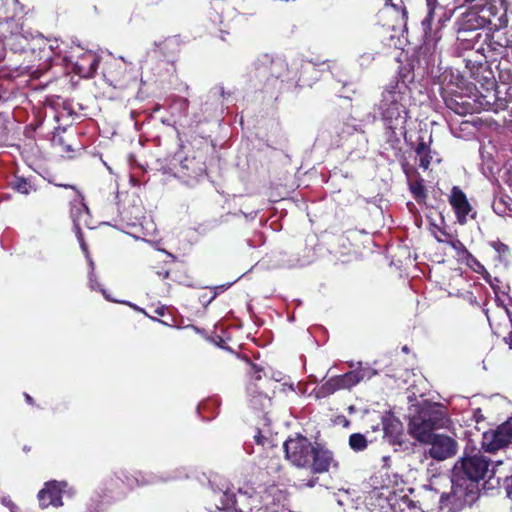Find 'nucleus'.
Masks as SVG:
<instances>
[{
    "label": "nucleus",
    "instance_id": "1",
    "mask_svg": "<svg viewBox=\"0 0 512 512\" xmlns=\"http://www.w3.org/2000/svg\"><path fill=\"white\" fill-rule=\"evenodd\" d=\"M286 458L296 467L321 474L331 468H337L338 462L333 453L322 447L314 446L306 437L296 435L284 442Z\"/></svg>",
    "mask_w": 512,
    "mask_h": 512
},
{
    "label": "nucleus",
    "instance_id": "2",
    "mask_svg": "<svg viewBox=\"0 0 512 512\" xmlns=\"http://www.w3.org/2000/svg\"><path fill=\"white\" fill-rule=\"evenodd\" d=\"M409 95L405 86H393L382 93L379 110L390 130H404L409 118Z\"/></svg>",
    "mask_w": 512,
    "mask_h": 512
},
{
    "label": "nucleus",
    "instance_id": "3",
    "mask_svg": "<svg viewBox=\"0 0 512 512\" xmlns=\"http://www.w3.org/2000/svg\"><path fill=\"white\" fill-rule=\"evenodd\" d=\"M451 492L443 494L440 498V506L448 511H458L470 506L477 498L478 486L473 481L466 480L452 473Z\"/></svg>",
    "mask_w": 512,
    "mask_h": 512
},
{
    "label": "nucleus",
    "instance_id": "4",
    "mask_svg": "<svg viewBox=\"0 0 512 512\" xmlns=\"http://www.w3.org/2000/svg\"><path fill=\"white\" fill-rule=\"evenodd\" d=\"M489 471V462L482 455L465 456L453 468L454 475L465 477L475 484L483 479Z\"/></svg>",
    "mask_w": 512,
    "mask_h": 512
},
{
    "label": "nucleus",
    "instance_id": "5",
    "mask_svg": "<svg viewBox=\"0 0 512 512\" xmlns=\"http://www.w3.org/2000/svg\"><path fill=\"white\" fill-rule=\"evenodd\" d=\"M373 374L370 368L358 367L344 375L330 378L323 384L322 389L326 393H334L340 389H350L360 381L370 379Z\"/></svg>",
    "mask_w": 512,
    "mask_h": 512
},
{
    "label": "nucleus",
    "instance_id": "6",
    "mask_svg": "<svg viewBox=\"0 0 512 512\" xmlns=\"http://www.w3.org/2000/svg\"><path fill=\"white\" fill-rule=\"evenodd\" d=\"M481 25L491 24L495 28L507 25V4L505 0H485L480 9Z\"/></svg>",
    "mask_w": 512,
    "mask_h": 512
},
{
    "label": "nucleus",
    "instance_id": "7",
    "mask_svg": "<svg viewBox=\"0 0 512 512\" xmlns=\"http://www.w3.org/2000/svg\"><path fill=\"white\" fill-rule=\"evenodd\" d=\"M512 444V417L496 430L483 434L482 446L486 451L493 452Z\"/></svg>",
    "mask_w": 512,
    "mask_h": 512
},
{
    "label": "nucleus",
    "instance_id": "8",
    "mask_svg": "<svg viewBox=\"0 0 512 512\" xmlns=\"http://www.w3.org/2000/svg\"><path fill=\"white\" fill-rule=\"evenodd\" d=\"M426 444L430 446L427 451L429 456L438 461L454 456L458 450L457 442L444 434H436Z\"/></svg>",
    "mask_w": 512,
    "mask_h": 512
},
{
    "label": "nucleus",
    "instance_id": "9",
    "mask_svg": "<svg viewBox=\"0 0 512 512\" xmlns=\"http://www.w3.org/2000/svg\"><path fill=\"white\" fill-rule=\"evenodd\" d=\"M66 487L67 483L64 481L58 482L53 480L45 483L44 488H42L38 493L40 506L42 508H47L49 506H62V492Z\"/></svg>",
    "mask_w": 512,
    "mask_h": 512
},
{
    "label": "nucleus",
    "instance_id": "10",
    "mask_svg": "<svg viewBox=\"0 0 512 512\" xmlns=\"http://www.w3.org/2000/svg\"><path fill=\"white\" fill-rule=\"evenodd\" d=\"M260 496L252 491L251 493L246 490L239 489L234 499L235 512H264L261 504Z\"/></svg>",
    "mask_w": 512,
    "mask_h": 512
},
{
    "label": "nucleus",
    "instance_id": "11",
    "mask_svg": "<svg viewBox=\"0 0 512 512\" xmlns=\"http://www.w3.org/2000/svg\"><path fill=\"white\" fill-rule=\"evenodd\" d=\"M449 203L452 206L457 220L460 224H465L467 216L472 211V207L464 194V192L457 186H454L449 196Z\"/></svg>",
    "mask_w": 512,
    "mask_h": 512
},
{
    "label": "nucleus",
    "instance_id": "12",
    "mask_svg": "<svg viewBox=\"0 0 512 512\" xmlns=\"http://www.w3.org/2000/svg\"><path fill=\"white\" fill-rule=\"evenodd\" d=\"M434 429L436 428L420 415L414 416L409 424L411 435L425 444L437 434L433 432Z\"/></svg>",
    "mask_w": 512,
    "mask_h": 512
},
{
    "label": "nucleus",
    "instance_id": "13",
    "mask_svg": "<svg viewBox=\"0 0 512 512\" xmlns=\"http://www.w3.org/2000/svg\"><path fill=\"white\" fill-rule=\"evenodd\" d=\"M418 415L426 418L436 429L445 427L449 422L445 408L439 403L429 404Z\"/></svg>",
    "mask_w": 512,
    "mask_h": 512
},
{
    "label": "nucleus",
    "instance_id": "14",
    "mask_svg": "<svg viewBox=\"0 0 512 512\" xmlns=\"http://www.w3.org/2000/svg\"><path fill=\"white\" fill-rule=\"evenodd\" d=\"M236 494L224 491L213 492V506L209 507V512H233L234 511V499Z\"/></svg>",
    "mask_w": 512,
    "mask_h": 512
},
{
    "label": "nucleus",
    "instance_id": "15",
    "mask_svg": "<svg viewBox=\"0 0 512 512\" xmlns=\"http://www.w3.org/2000/svg\"><path fill=\"white\" fill-rule=\"evenodd\" d=\"M98 63V58L94 53L86 52L82 55L80 61L75 64V69L81 77L88 78L94 75Z\"/></svg>",
    "mask_w": 512,
    "mask_h": 512
},
{
    "label": "nucleus",
    "instance_id": "16",
    "mask_svg": "<svg viewBox=\"0 0 512 512\" xmlns=\"http://www.w3.org/2000/svg\"><path fill=\"white\" fill-rule=\"evenodd\" d=\"M270 72L275 78L282 79L283 81L293 80L297 76V70L290 69L287 61L280 58L271 62Z\"/></svg>",
    "mask_w": 512,
    "mask_h": 512
},
{
    "label": "nucleus",
    "instance_id": "17",
    "mask_svg": "<svg viewBox=\"0 0 512 512\" xmlns=\"http://www.w3.org/2000/svg\"><path fill=\"white\" fill-rule=\"evenodd\" d=\"M71 217L75 226H89V210L81 197L74 200L71 207Z\"/></svg>",
    "mask_w": 512,
    "mask_h": 512
},
{
    "label": "nucleus",
    "instance_id": "18",
    "mask_svg": "<svg viewBox=\"0 0 512 512\" xmlns=\"http://www.w3.org/2000/svg\"><path fill=\"white\" fill-rule=\"evenodd\" d=\"M447 244L455 251L457 261L463 263L471 253L466 249L464 244L458 239H451Z\"/></svg>",
    "mask_w": 512,
    "mask_h": 512
},
{
    "label": "nucleus",
    "instance_id": "19",
    "mask_svg": "<svg viewBox=\"0 0 512 512\" xmlns=\"http://www.w3.org/2000/svg\"><path fill=\"white\" fill-rule=\"evenodd\" d=\"M416 153L419 158V166L427 169L432 159L428 146L424 142H420L416 148Z\"/></svg>",
    "mask_w": 512,
    "mask_h": 512
},
{
    "label": "nucleus",
    "instance_id": "20",
    "mask_svg": "<svg viewBox=\"0 0 512 512\" xmlns=\"http://www.w3.org/2000/svg\"><path fill=\"white\" fill-rule=\"evenodd\" d=\"M368 440L361 433L351 434L349 437V446L352 450L359 452L367 448Z\"/></svg>",
    "mask_w": 512,
    "mask_h": 512
},
{
    "label": "nucleus",
    "instance_id": "21",
    "mask_svg": "<svg viewBox=\"0 0 512 512\" xmlns=\"http://www.w3.org/2000/svg\"><path fill=\"white\" fill-rule=\"evenodd\" d=\"M383 485L384 487H386L387 489H402V486L404 484V481L403 479L393 473V474H390V473H386V477L385 479L383 480Z\"/></svg>",
    "mask_w": 512,
    "mask_h": 512
},
{
    "label": "nucleus",
    "instance_id": "22",
    "mask_svg": "<svg viewBox=\"0 0 512 512\" xmlns=\"http://www.w3.org/2000/svg\"><path fill=\"white\" fill-rule=\"evenodd\" d=\"M463 264L467 265L475 273L484 275L487 274L486 268L471 254Z\"/></svg>",
    "mask_w": 512,
    "mask_h": 512
},
{
    "label": "nucleus",
    "instance_id": "23",
    "mask_svg": "<svg viewBox=\"0 0 512 512\" xmlns=\"http://www.w3.org/2000/svg\"><path fill=\"white\" fill-rule=\"evenodd\" d=\"M427 16L423 20V25L430 26L436 10L439 8L437 0H426Z\"/></svg>",
    "mask_w": 512,
    "mask_h": 512
},
{
    "label": "nucleus",
    "instance_id": "24",
    "mask_svg": "<svg viewBox=\"0 0 512 512\" xmlns=\"http://www.w3.org/2000/svg\"><path fill=\"white\" fill-rule=\"evenodd\" d=\"M13 188L21 193V194H24V195H27L31 192L32 190V185L25 179L23 178H17L13 183Z\"/></svg>",
    "mask_w": 512,
    "mask_h": 512
},
{
    "label": "nucleus",
    "instance_id": "25",
    "mask_svg": "<svg viewBox=\"0 0 512 512\" xmlns=\"http://www.w3.org/2000/svg\"><path fill=\"white\" fill-rule=\"evenodd\" d=\"M410 190H411L412 194L414 195V197L418 201L423 200L426 196L425 188H424L422 181L417 180V181L411 182Z\"/></svg>",
    "mask_w": 512,
    "mask_h": 512
},
{
    "label": "nucleus",
    "instance_id": "26",
    "mask_svg": "<svg viewBox=\"0 0 512 512\" xmlns=\"http://www.w3.org/2000/svg\"><path fill=\"white\" fill-rule=\"evenodd\" d=\"M267 493L273 497V502L275 503H281L286 499V494L284 493V491L280 490L276 486H271L267 490Z\"/></svg>",
    "mask_w": 512,
    "mask_h": 512
},
{
    "label": "nucleus",
    "instance_id": "27",
    "mask_svg": "<svg viewBox=\"0 0 512 512\" xmlns=\"http://www.w3.org/2000/svg\"><path fill=\"white\" fill-rule=\"evenodd\" d=\"M434 236L438 242L446 243V244H447V241H450L451 239H453L450 235H448L446 232L441 231V230L438 233H435Z\"/></svg>",
    "mask_w": 512,
    "mask_h": 512
},
{
    "label": "nucleus",
    "instance_id": "28",
    "mask_svg": "<svg viewBox=\"0 0 512 512\" xmlns=\"http://www.w3.org/2000/svg\"><path fill=\"white\" fill-rule=\"evenodd\" d=\"M492 246L498 253H506L508 251V247L500 242H493Z\"/></svg>",
    "mask_w": 512,
    "mask_h": 512
},
{
    "label": "nucleus",
    "instance_id": "29",
    "mask_svg": "<svg viewBox=\"0 0 512 512\" xmlns=\"http://www.w3.org/2000/svg\"><path fill=\"white\" fill-rule=\"evenodd\" d=\"M399 506H406L409 508L410 512H415L416 507L412 506L410 507V500H408L406 497H403L399 503Z\"/></svg>",
    "mask_w": 512,
    "mask_h": 512
},
{
    "label": "nucleus",
    "instance_id": "30",
    "mask_svg": "<svg viewBox=\"0 0 512 512\" xmlns=\"http://www.w3.org/2000/svg\"><path fill=\"white\" fill-rule=\"evenodd\" d=\"M507 495L512 498V476L506 480Z\"/></svg>",
    "mask_w": 512,
    "mask_h": 512
},
{
    "label": "nucleus",
    "instance_id": "31",
    "mask_svg": "<svg viewBox=\"0 0 512 512\" xmlns=\"http://www.w3.org/2000/svg\"><path fill=\"white\" fill-rule=\"evenodd\" d=\"M93 276H94V275H93V273L91 272V273L89 274L90 286H91V288H92V289H96L99 285H98V283H97L96 281H94Z\"/></svg>",
    "mask_w": 512,
    "mask_h": 512
},
{
    "label": "nucleus",
    "instance_id": "32",
    "mask_svg": "<svg viewBox=\"0 0 512 512\" xmlns=\"http://www.w3.org/2000/svg\"><path fill=\"white\" fill-rule=\"evenodd\" d=\"M255 439H256V442H257L258 444L264 445V439H265V438H264L260 433H258V434L255 436Z\"/></svg>",
    "mask_w": 512,
    "mask_h": 512
},
{
    "label": "nucleus",
    "instance_id": "33",
    "mask_svg": "<svg viewBox=\"0 0 512 512\" xmlns=\"http://www.w3.org/2000/svg\"><path fill=\"white\" fill-rule=\"evenodd\" d=\"M474 416L477 422H479L483 418V415L481 414L480 410L475 411Z\"/></svg>",
    "mask_w": 512,
    "mask_h": 512
},
{
    "label": "nucleus",
    "instance_id": "34",
    "mask_svg": "<svg viewBox=\"0 0 512 512\" xmlns=\"http://www.w3.org/2000/svg\"><path fill=\"white\" fill-rule=\"evenodd\" d=\"M87 259H88L89 265H90V267H91V270L93 271V270H94V262H93V261H92V259H91V258H89L88 256H87Z\"/></svg>",
    "mask_w": 512,
    "mask_h": 512
},
{
    "label": "nucleus",
    "instance_id": "35",
    "mask_svg": "<svg viewBox=\"0 0 512 512\" xmlns=\"http://www.w3.org/2000/svg\"><path fill=\"white\" fill-rule=\"evenodd\" d=\"M26 400L31 403L32 402V398L29 396V395H26Z\"/></svg>",
    "mask_w": 512,
    "mask_h": 512
},
{
    "label": "nucleus",
    "instance_id": "36",
    "mask_svg": "<svg viewBox=\"0 0 512 512\" xmlns=\"http://www.w3.org/2000/svg\"><path fill=\"white\" fill-rule=\"evenodd\" d=\"M81 247L84 251H86V245L84 243H81Z\"/></svg>",
    "mask_w": 512,
    "mask_h": 512
},
{
    "label": "nucleus",
    "instance_id": "37",
    "mask_svg": "<svg viewBox=\"0 0 512 512\" xmlns=\"http://www.w3.org/2000/svg\"><path fill=\"white\" fill-rule=\"evenodd\" d=\"M150 483V481H142L141 484H147Z\"/></svg>",
    "mask_w": 512,
    "mask_h": 512
},
{
    "label": "nucleus",
    "instance_id": "38",
    "mask_svg": "<svg viewBox=\"0 0 512 512\" xmlns=\"http://www.w3.org/2000/svg\"><path fill=\"white\" fill-rule=\"evenodd\" d=\"M13 2H15L16 0H12Z\"/></svg>",
    "mask_w": 512,
    "mask_h": 512
}]
</instances>
